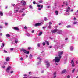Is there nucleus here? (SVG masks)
I'll use <instances>...</instances> for the list:
<instances>
[{"instance_id": "f257e3e1", "label": "nucleus", "mask_w": 78, "mask_h": 78, "mask_svg": "<svg viewBox=\"0 0 78 78\" xmlns=\"http://www.w3.org/2000/svg\"><path fill=\"white\" fill-rule=\"evenodd\" d=\"M64 53L63 51H59L58 52V57H56L53 60V62H55V64L56 65H58V62H59L60 61V59L61 58L62 56V55Z\"/></svg>"}, {"instance_id": "f03ea898", "label": "nucleus", "mask_w": 78, "mask_h": 78, "mask_svg": "<svg viewBox=\"0 0 78 78\" xmlns=\"http://www.w3.org/2000/svg\"><path fill=\"white\" fill-rule=\"evenodd\" d=\"M19 8L17 6H15V8L14 9V14H17V12H19L20 14L21 13H22L23 12V11H24L25 9H26V8H23V9H21V10H19Z\"/></svg>"}, {"instance_id": "7ed1b4c3", "label": "nucleus", "mask_w": 78, "mask_h": 78, "mask_svg": "<svg viewBox=\"0 0 78 78\" xmlns=\"http://www.w3.org/2000/svg\"><path fill=\"white\" fill-rule=\"evenodd\" d=\"M21 51H23L24 53H26V54H29V52L27 51V50L24 49L23 48H21Z\"/></svg>"}, {"instance_id": "20e7f679", "label": "nucleus", "mask_w": 78, "mask_h": 78, "mask_svg": "<svg viewBox=\"0 0 78 78\" xmlns=\"http://www.w3.org/2000/svg\"><path fill=\"white\" fill-rule=\"evenodd\" d=\"M46 66L47 68H48L50 66V63L48 62V61H46L45 62Z\"/></svg>"}, {"instance_id": "39448f33", "label": "nucleus", "mask_w": 78, "mask_h": 78, "mask_svg": "<svg viewBox=\"0 0 78 78\" xmlns=\"http://www.w3.org/2000/svg\"><path fill=\"white\" fill-rule=\"evenodd\" d=\"M11 69V66H8L7 67V69H6V72L8 73H9L10 72V70Z\"/></svg>"}, {"instance_id": "423d86ee", "label": "nucleus", "mask_w": 78, "mask_h": 78, "mask_svg": "<svg viewBox=\"0 0 78 78\" xmlns=\"http://www.w3.org/2000/svg\"><path fill=\"white\" fill-rule=\"evenodd\" d=\"M21 3L23 5V6H25L26 2L24 1H22L21 2Z\"/></svg>"}, {"instance_id": "0eeeda50", "label": "nucleus", "mask_w": 78, "mask_h": 78, "mask_svg": "<svg viewBox=\"0 0 78 78\" xmlns=\"http://www.w3.org/2000/svg\"><path fill=\"white\" fill-rule=\"evenodd\" d=\"M57 31H58V29H55L51 30V32L53 33H56V32H57Z\"/></svg>"}, {"instance_id": "6e6552de", "label": "nucleus", "mask_w": 78, "mask_h": 78, "mask_svg": "<svg viewBox=\"0 0 78 78\" xmlns=\"http://www.w3.org/2000/svg\"><path fill=\"white\" fill-rule=\"evenodd\" d=\"M71 64L72 67H74V66H75V63H74L73 60H72L71 61Z\"/></svg>"}, {"instance_id": "1a4fd4ad", "label": "nucleus", "mask_w": 78, "mask_h": 78, "mask_svg": "<svg viewBox=\"0 0 78 78\" xmlns=\"http://www.w3.org/2000/svg\"><path fill=\"white\" fill-rule=\"evenodd\" d=\"M40 25H41V23H37L35 24V26L36 27H37V26H39Z\"/></svg>"}, {"instance_id": "9d476101", "label": "nucleus", "mask_w": 78, "mask_h": 78, "mask_svg": "<svg viewBox=\"0 0 78 78\" xmlns=\"http://www.w3.org/2000/svg\"><path fill=\"white\" fill-rule=\"evenodd\" d=\"M66 72H67V70L64 69L62 72V74L64 73H66Z\"/></svg>"}, {"instance_id": "9b49d317", "label": "nucleus", "mask_w": 78, "mask_h": 78, "mask_svg": "<svg viewBox=\"0 0 78 78\" xmlns=\"http://www.w3.org/2000/svg\"><path fill=\"white\" fill-rule=\"evenodd\" d=\"M73 49H74V47H73L71 46L70 47V51H73Z\"/></svg>"}, {"instance_id": "f8f14e48", "label": "nucleus", "mask_w": 78, "mask_h": 78, "mask_svg": "<svg viewBox=\"0 0 78 78\" xmlns=\"http://www.w3.org/2000/svg\"><path fill=\"white\" fill-rule=\"evenodd\" d=\"M62 30H58V33L59 34H62Z\"/></svg>"}, {"instance_id": "ddd939ff", "label": "nucleus", "mask_w": 78, "mask_h": 78, "mask_svg": "<svg viewBox=\"0 0 78 78\" xmlns=\"http://www.w3.org/2000/svg\"><path fill=\"white\" fill-rule=\"evenodd\" d=\"M70 7H68L66 9V12H69L70 11Z\"/></svg>"}, {"instance_id": "4468645a", "label": "nucleus", "mask_w": 78, "mask_h": 78, "mask_svg": "<svg viewBox=\"0 0 78 78\" xmlns=\"http://www.w3.org/2000/svg\"><path fill=\"white\" fill-rule=\"evenodd\" d=\"M66 3V6H68V5H69V4L68 3L66 2V1H64L63 2V4H65Z\"/></svg>"}, {"instance_id": "2eb2a0df", "label": "nucleus", "mask_w": 78, "mask_h": 78, "mask_svg": "<svg viewBox=\"0 0 78 78\" xmlns=\"http://www.w3.org/2000/svg\"><path fill=\"white\" fill-rule=\"evenodd\" d=\"M75 15H76V16L77 17H78V10H77L76 12L75 13Z\"/></svg>"}, {"instance_id": "dca6fc26", "label": "nucleus", "mask_w": 78, "mask_h": 78, "mask_svg": "<svg viewBox=\"0 0 78 78\" xmlns=\"http://www.w3.org/2000/svg\"><path fill=\"white\" fill-rule=\"evenodd\" d=\"M51 26L49 25L48 27V29H51Z\"/></svg>"}, {"instance_id": "f3484780", "label": "nucleus", "mask_w": 78, "mask_h": 78, "mask_svg": "<svg viewBox=\"0 0 78 78\" xmlns=\"http://www.w3.org/2000/svg\"><path fill=\"white\" fill-rule=\"evenodd\" d=\"M14 29H15V30H17L18 31H19V28H18L17 27H14Z\"/></svg>"}, {"instance_id": "a211bd4d", "label": "nucleus", "mask_w": 78, "mask_h": 78, "mask_svg": "<svg viewBox=\"0 0 78 78\" xmlns=\"http://www.w3.org/2000/svg\"><path fill=\"white\" fill-rule=\"evenodd\" d=\"M54 78H55L56 77V72H54L53 74Z\"/></svg>"}, {"instance_id": "6ab92c4d", "label": "nucleus", "mask_w": 78, "mask_h": 78, "mask_svg": "<svg viewBox=\"0 0 78 78\" xmlns=\"http://www.w3.org/2000/svg\"><path fill=\"white\" fill-rule=\"evenodd\" d=\"M45 43H46V44L48 45H50V43H49V42H48L47 41H45Z\"/></svg>"}, {"instance_id": "aec40b11", "label": "nucleus", "mask_w": 78, "mask_h": 78, "mask_svg": "<svg viewBox=\"0 0 78 78\" xmlns=\"http://www.w3.org/2000/svg\"><path fill=\"white\" fill-rule=\"evenodd\" d=\"M15 42L16 44H17V42H18V39H16L15 41Z\"/></svg>"}, {"instance_id": "412c9836", "label": "nucleus", "mask_w": 78, "mask_h": 78, "mask_svg": "<svg viewBox=\"0 0 78 78\" xmlns=\"http://www.w3.org/2000/svg\"><path fill=\"white\" fill-rule=\"evenodd\" d=\"M42 34V32H41L38 34V36H41Z\"/></svg>"}, {"instance_id": "4be33fe9", "label": "nucleus", "mask_w": 78, "mask_h": 78, "mask_svg": "<svg viewBox=\"0 0 78 78\" xmlns=\"http://www.w3.org/2000/svg\"><path fill=\"white\" fill-rule=\"evenodd\" d=\"M0 16H3V12H0Z\"/></svg>"}, {"instance_id": "5701e85b", "label": "nucleus", "mask_w": 78, "mask_h": 78, "mask_svg": "<svg viewBox=\"0 0 78 78\" xmlns=\"http://www.w3.org/2000/svg\"><path fill=\"white\" fill-rule=\"evenodd\" d=\"M9 57L7 58L6 59V61H9Z\"/></svg>"}, {"instance_id": "b1692460", "label": "nucleus", "mask_w": 78, "mask_h": 78, "mask_svg": "<svg viewBox=\"0 0 78 78\" xmlns=\"http://www.w3.org/2000/svg\"><path fill=\"white\" fill-rule=\"evenodd\" d=\"M55 12L56 15H58V11L57 10L55 11Z\"/></svg>"}, {"instance_id": "393cba45", "label": "nucleus", "mask_w": 78, "mask_h": 78, "mask_svg": "<svg viewBox=\"0 0 78 78\" xmlns=\"http://www.w3.org/2000/svg\"><path fill=\"white\" fill-rule=\"evenodd\" d=\"M44 20L45 21H47L48 19H47V17H45L44 18Z\"/></svg>"}, {"instance_id": "a878e982", "label": "nucleus", "mask_w": 78, "mask_h": 78, "mask_svg": "<svg viewBox=\"0 0 78 78\" xmlns=\"http://www.w3.org/2000/svg\"><path fill=\"white\" fill-rule=\"evenodd\" d=\"M26 35L27 36L29 37V36H30V35H31V34H30L29 33H27L26 34Z\"/></svg>"}, {"instance_id": "bb28decb", "label": "nucleus", "mask_w": 78, "mask_h": 78, "mask_svg": "<svg viewBox=\"0 0 78 78\" xmlns=\"http://www.w3.org/2000/svg\"><path fill=\"white\" fill-rule=\"evenodd\" d=\"M9 14L10 15V16H12V11H10V12L9 13Z\"/></svg>"}, {"instance_id": "cd10ccee", "label": "nucleus", "mask_w": 78, "mask_h": 78, "mask_svg": "<svg viewBox=\"0 0 78 78\" xmlns=\"http://www.w3.org/2000/svg\"><path fill=\"white\" fill-rule=\"evenodd\" d=\"M10 51H13L14 50V48H10Z\"/></svg>"}, {"instance_id": "c85d7f7f", "label": "nucleus", "mask_w": 78, "mask_h": 78, "mask_svg": "<svg viewBox=\"0 0 78 78\" xmlns=\"http://www.w3.org/2000/svg\"><path fill=\"white\" fill-rule=\"evenodd\" d=\"M77 23H78L76 22H74L73 23V24H74V25H75V24H76Z\"/></svg>"}, {"instance_id": "c756f323", "label": "nucleus", "mask_w": 78, "mask_h": 78, "mask_svg": "<svg viewBox=\"0 0 78 78\" xmlns=\"http://www.w3.org/2000/svg\"><path fill=\"white\" fill-rule=\"evenodd\" d=\"M49 25H52V23H51V22H49Z\"/></svg>"}, {"instance_id": "7c9ffc66", "label": "nucleus", "mask_w": 78, "mask_h": 78, "mask_svg": "<svg viewBox=\"0 0 78 78\" xmlns=\"http://www.w3.org/2000/svg\"><path fill=\"white\" fill-rule=\"evenodd\" d=\"M43 2V1L42 0H41L39 1V3H42Z\"/></svg>"}, {"instance_id": "2f4dec72", "label": "nucleus", "mask_w": 78, "mask_h": 78, "mask_svg": "<svg viewBox=\"0 0 78 78\" xmlns=\"http://www.w3.org/2000/svg\"><path fill=\"white\" fill-rule=\"evenodd\" d=\"M40 45H41V44L40 43H38L37 45V46L38 47H40Z\"/></svg>"}, {"instance_id": "473e14b6", "label": "nucleus", "mask_w": 78, "mask_h": 78, "mask_svg": "<svg viewBox=\"0 0 78 78\" xmlns=\"http://www.w3.org/2000/svg\"><path fill=\"white\" fill-rule=\"evenodd\" d=\"M71 26L70 25H68L66 26L67 28H70Z\"/></svg>"}, {"instance_id": "72a5a7b5", "label": "nucleus", "mask_w": 78, "mask_h": 78, "mask_svg": "<svg viewBox=\"0 0 78 78\" xmlns=\"http://www.w3.org/2000/svg\"><path fill=\"white\" fill-rule=\"evenodd\" d=\"M6 36L7 37H10V35H9V34H8L6 35Z\"/></svg>"}, {"instance_id": "f704fd0d", "label": "nucleus", "mask_w": 78, "mask_h": 78, "mask_svg": "<svg viewBox=\"0 0 78 78\" xmlns=\"http://www.w3.org/2000/svg\"><path fill=\"white\" fill-rule=\"evenodd\" d=\"M4 53H7V52L5 50H4Z\"/></svg>"}, {"instance_id": "c9c22d12", "label": "nucleus", "mask_w": 78, "mask_h": 78, "mask_svg": "<svg viewBox=\"0 0 78 78\" xmlns=\"http://www.w3.org/2000/svg\"><path fill=\"white\" fill-rule=\"evenodd\" d=\"M32 56H32V55L31 54H30V56H29L30 58H32Z\"/></svg>"}, {"instance_id": "e433bc0d", "label": "nucleus", "mask_w": 78, "mask_h": 78, "mask_svg": "<svg viewBox=\"0 0 78 78\" xmlns=\"http://www.w3.org/2000/svg\"><path fill=\"white\" fill-rule=\"evenodd\" d=\"M41 63V61L37 63V65H39V64H40Z\"/></svg>"}, {"instance_id": "4c0bfd02", "label": "nucleus", "mask_w": 78, "mask_h": 78, "mask_svg": "<svg viewBox=\"0 0 78 78\" xmlns=\"http://www.w3.org/2000/svg\"><path fill=\"white\" fill-rule=\"evenodd\" d=\"M37 59H39V61H41V58H40V57H38L37 58Z\"/></svg>"}, {"instance_id": "58836bf2", "label": "nucleus", "mask_w": 78, "mask_h": 78, "mask_svg": "<svg viewBox=\"0 0 78 78\" xmlns=\"http://www.w3.org/2000/svg\"><path fill=\"white\" fill-rule=\"evenodd\" d=\"M43 44V46H44V45H45V42H43L42 43Z\"/></svg>"}, {"instance_id": "ea45409f", "label": "nucleus", "mask_w": 78, "mask_h": 78, "mask_svg": "<svg viewBox=\"0 0 78 78\" xmlns=\"http://www.w3.org/2000/svg\"><path fill=\"white\" fill-rule=\"evenodd\" d=\"M4 47V44L2 43L1 46V47Z\"/></svg>"}, {"instance_id": "a19ab883", "label": "nucleus", "mask_w": 78, "mask_h": 78, "mask_svg": "<svg viewBox=\"0 0 78 78\" xmlns=\"http://www.w3.org/2000/svg\"><path fill=\"white\" fill-rule=\"evenodd\" d=\"M4 24L5 25H8V23L7 22H5V23Z\"/></svg>"}, {"instance_id": "79ce46f5", "label": "nucleus", "mask_w": 78, "mask_h": 78, "mask_svg": "<svg viewBox=\"0 0 78 78\" xmlns=\"http://www.w3.org/2000/svg\"><path fill=\"white\" fill-rule=\"evenodd\" d=\"M26 14L25 13H23L22 14V16H25V15Z\"/></svg>"}, {"instance_id": "37998d69", "label": "nucleus", "mask_w": 78, "mask_h": 78, "mask_svg": "<svg viewBox=\"0 0 78 78\" xmlns=\"http://www.w3.org/2000/svg\"><path fill=\"white\" fill-rule=\"evenodd\" d=\"M2 68H3V69H4L5 68V67H6L5 66H3L2 67Z\"/></svg>"}, {"instance_id": "c03bdc74", "label": "nucleus", "mask_w": 78, "mask_h": 78, "mask_svg": "<svg viewBox=\"0 0 78 78\" xmlns=\"http://www.w3.org/2000/svg\"><path fill=\"white\" fill-rule=\"evenodd\" d=\"M37 7H41V5L39 4H38L37 5Z\"/></svg>"}, {"instance_id": "a18cd8bd", "label": "nucleus", "mask_w": 78, "mask_h": 78, "mask_svg": "<svg viewBox=\"0 0 78 78\" xmlns=\"http://www.w3.org/2000/svg\"><path fill=\"white\" fill-rule=\"evenodd\" d=\"M34 30H33L32 31H31V33H34Z\"/></svg>"}, {"instance_id": "49530a36", "label": "nucleus", "mask_w": 78, "mask_h": 78, "mask_svg": "<svg viewBox=\"0 0 78 78\" xmlns=\"http://www.w3.org/2000/svg\"><path fill=\"white\" fill-rule=\"evenodd\" d=\"M33 4H34V5H35V4H36V2L35 1H34L33 2Z\"/></svg>"}, {"instance_id": "de8ad7c7", "label": "nucleus", "mask_w": 78, "mask_h": 78, "mask_svg": "<svg viewBox=\"0 0 78 78\" xmlns=\"http://www.w3.org/2000/svg\"><path fill=\"white\" fill-rule=\"evenodd\" d=\"M75 69H73V70H72V73H73V72H75Z\"/></svg>"}, {"instance_id": "09e8293b", "label": "nucleus", "mask_w": 78, "mask_h": 78, "mask_svg": "<svg viewBox=\"0 0 78 78\" xmlns=\"http://www.w3.org/2000/svg\"><path fill=\"white\" fill-rule=\"evenodd\" d=\"M20 59L21 61H22L23 60V58L22 57L20 58Z\"/></svg>"}, {"instance_id": "8fccbe9b", "label": "nucleus", "mask_w": 78, "mask_h": 78, "mask_svg": "<svg viewBox=\"0 0 78 78\" xmlns=\"http://www.w3.org/2000/svg\"><path fill=\"white\" fill-rule=\"evenodd\" d=\"M29 7L30 8H33V7L31 5H30Z\"/></svg>"}, {"instance_id": "3c124183", "label": "nucleus", "mask_w": 78, "mask_h": 78, "mask_svg": "<svg viewBox=\"0 0 78 78\" xmlns=\"http://www.w3.org/2000/svg\"><path fill=\"white\" fill-rule=\"evenodd\" d=\"M4 64H5V65H6V64H7V62H4Z\"/></svg>"}, {"instance_id": "603ef678", "label": "nucleus", "mask_w": 78, "mask_h": 78, "mask_svg": "<svg viewBox=\"0 0 78 78\" xmlns=\"http://www.w3.org/2000/svg\"><path fill=\"white\" fill-rule=\"evenodd\" d=\"M38 10H39V11H41V8H39L38 9Z\"/></svg>"}, {"instance_id": "864d4df0", "label": "nucleus", "mask_w": 78, "mask_h": 78, "mask_svg": "<svg viewBox=\"0 0 78 78\" xmlns=\"http://www.w3.org/2000/svg\"><path fill=\"white\" fill-rule=\"evenodd\" d=\"M54 5H55V6H57V4L56 3H55L54 4Z\"/></svg>"}, {"instance_id": "5fc2aeb1", "label": "nucleus", "mask_w": 78, "mask_h": 78, "mask_svg": "<svg viewBox=\"0 0 78 78\" xmlns=\"http://www.w3.org/2000/svg\"><path fill=\"white\" fill-rule=\"evenodd\" d=\"M13 72H14V71H12L10 72V73H12Z\"/></svg>"}, {"instance_id": "6e6d98bb", "label": "nucleus", "mask_w": 78, "mask_h": 78, "mask_svg": "<svg viewBox=\"0 0 78 78\" xmlns=\"http://www.w3.org/2000/svg\"><path fill=\"white\" fill-rule=\"evenodd\" d=\"M24 29H27V27H26V26H25L24 27Z\"/></svg>"}, {"instance_id": "4d7b16f0", "label": "nucleus", "mask_w": 78, "mask_h": 78, "mask_svg": "<svg viewBox=\"0 0 78 78\" xmlns=\"http://www.w3.org/2000/svg\"><path fill=\"white\" fill-rule=\"evenodd\" d=\"M49 48H52V46H49Z\"/></svg>"}, {"instance_id": "13d9d810", "label": "nucleus", "mask_w": 78, "mask_h": 78, "mask_svg": "<svg viewBox=\"0 0 78 78\" xmlns=\"http://www.w3.org/2000/svg\"><path fill=\"white\" fill-rule=\"evenodd\" d=\"M31 47H28V50H30V49H31Z\"/></svg>"}, {"instance_id": "bf43d9fd", "label": "nucleus", "mask_w": 78, "mask_h": 78, "mask_svg": "<svg viewBox=\"0 0 78 78\" xmlns=\"http://www.w3.org/2000/svg\"><path fill=\"white\" fill-rule=\"evenodd\" d=\"M3 28V26H0V28Z\"/></svg>"}, {"instance_id": "052dcab7", "label": "nucleus", "mask_w": 78, "mask_h": 78, "mask_svg": "<svg viewBox=\"0 0 78 78\" xmlns=\"http://www.w3.org/2000/svg\"><path fill=\"white\" fill-rule=\"evenodd\" d=\"M67 78H70V76L68 75V76H67Z\"/></svg>"}, {"instance_id": "680f3d73", "label": "nucleus", "mask_w": 78, "mask_h": 78, "mask_svg": "<svg viewBox=\"0 0 78 78\" xmlns=\"http://www.w3.org/2000/svg\"><path fill=\"white\" fill-rule=\"evenodd\" d=\"M50 7V6H48L47 7V8H49Z\"/></svg>"}, {"instance_id": "e2e57ef3", "label": "nucleus", "mask_w": 78, "mask_h": 78, "mask_svg": "<svg viewBox=\"0 0 78 78\" xmlns=\"http://www.w3.org/2000/svg\"><path fill=\"white\" fill-rule=\"evenodd\" d=\"M46 28V27H43L42 28L43 29H45V28Z\"/></svg>"}, {"instance_id": "0e129e2a", "label": "nucleus", "mask_w": 78, "mask_h": 78, "mask_svg": "<svg viewBox=\"0 0 78 78\" xmlns=\"http://www.w3.org/2000/svg\"><path fill=\"white\" fill-rule=\"evenodd\" d=\"M70 14V13H66V15H69Z\"/></svg>"}, {"instance_id": "69168bd1", "label": "nucleus", "mask_w": 78, "mask_h": 78, "mask_svg": "<svg viewBox=\"0 0 78 78\" xmlns=\"http://www.w3.org/2000/svg\"><path fill=\"white\" fill-rule=\"evenodd\" d=\"M24 76H27V74H24Z\"/></svg>"}, {"instance_id": "338daca9", "label": "nucleus", "mask_w": 78, "mask_h": 78, "mask_svg": "<svg viewBox=\"0 0 78 78\" xmlns=\"http://www.w3.org/2000/svg\"><path fill=\"white\" fill-rule=\"evenodd\" d=\"M41 8H43V5H41V6H40Z\"/></svg>"}, {"instance_id": "774afa93", "label": "nucleus", "mask_w": 78, "mask_h": 78, "mask_svg": "<svg viewBox=\"0 0 78 78\" xmlns=\"http://www.w3.org/2000/svg\"><path fill=\"white\" fill-rule=\"evenodd\" d=\"M76 20V18L75 17L74 18V20Z\"/></svg>"}]
</instances>
